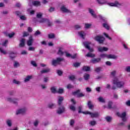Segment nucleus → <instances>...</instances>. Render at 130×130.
<instances>
[{
    "label": "nucleus",
    "instance_id": "1",
    "mask_svg": "<svg viewBox=\"0 0 130 130\" xmlns=\"http://www.w3.org/2000/svg\"><path fill=\"white\" fill-rule=\"evenodd\" d=\"M63 101V97L59 96L58 98V102H57L58 105H59V107L56 110V113H57V114H59V115L62 114V113H64V112L66 111V107L61 105L62 104Z\"/></svg>",
    "mask_w": 130,
    "mask_h": 130
},
{
    "label": "nucleus",
    "instance_id": "2",
    "mask_svg": "<svg viewBox=\"0 0 130 130\" xmlns=\"http://www.w3.org/2000/svg\"><path fill=\"white\" fill-rule=\"evenodd\" d=\"M113 83L115 85L117 88H122L124 85V82L123 81H120L117 78V77H115L113 80Z\"/></svg>",
    "mask_w": 130,
    "mask_h": 130
},
{
    "label": "nucleus",
    "instance_id": "3",
    "mask_svg": "<svg viewBox=\"0 0 130 130\" xmlns=\"http://www.w3.org/2000/svg\"><path fill=\"white\" fill-rule=\"evenodd\" d=\"M62 61H63V58L57 57L56 59H53L52 60V66L56 67V66L60 64V62Z\"/></svg>",
    "mask_w": 130,
    "mask_h": 130
},
{
    "label": "nucleus",
    "instance_id": "4",
    "mask_svg": "<svg viewBox=\"0 0 130 130\" xmlns=\"http://www.w3.org/2000/svg\"><path fill=\"white\" fill-rule=\"evenodd\" d=\"M110 7H115L116 8H120V7L123 6V3H120L118 1H115L113 3H107Z\"/></svg>",
    "mask_w": 130,
    "mask_h": 130
},
{
    "label": "nucleus",
    "instance_id": "5",
    "mask_svg": "<svg viewBox=\"0 0 130 130\" xmlns=\"http://www.w3.org/2000/svg\"><path fill=\"white\" fill-rule=\"evenodd\" d=\"M117 115L119 117H121V118H122V121H123L124 122L126 121V113L125 112H124L122 113H120L119 112H117Z\"/></svg>",
    "mask_w": 130,
    "mask_h": 130
},
{
    "label": "nucleus",
    "instance_id": "6",
    "mask_svg": "<svg viewBox=\"0 0 130 130\" xmlns=\"http://www.w3.org/2000/svg\"><path fill=\"white\" fill-rule=\"evenodd\" d=\"M94 40L96 41H98V42H99V43H100V44H102L103 42H104L105 39L104 38V37H103V36H97L94 38Z\"/></svg>",
    "mask_w": 130,
    "mask_h": 130
},
{
    "label": "nucleus",
    "instance_id": "7",
    "mask_svg": "<svg viewBox=\"0 0 130 130\" xmlns=\"http://www.w3.org/2000/svg\"><path fill=\"white\" fill-rule=\"evenodd\" d=\"M84 114H89L90 115L91 117L92 118L98 117L99 116V113L98 112H95L94 113H91L90 112L87 111L83 112Z\"/></svg>",
    "mask_w": 130,
    "mask_h": 130
},
{
    "label": "nucleus",
    "instance_id": "8",
    "mask_svg": "<svg viewBox=\"0 0 130 130\" xmlns=\"http://www.w3.org/2000/svg\"><path fill=\"white\" fill-rule=\"evenodd\" d=\"M83 44L84 45V46H85V48H87V49H88V50H89V51H90V52H93V50L92 48H90V44H91V43L89 42H84L83 43Z\"/></svg>",
    "mask_w": 130,
    "mask_h": 130
},
{
    "label": "nucleus",
    "instance_id": "9",
    "mask_svg": "<svg viewBox=\"0 0 130 130\" xmlns=\"http://www.w3.org/2000/svg\"><path fill=\"white\" fill-rule=\"evenodd\" d=\"M27 111V109L26 108H21L17 110L16 112V115H19V114H24Z\"/></svg>",
    "mask_w": 130,
    "mask_h": 130
},
{
    "label": "nucleus",
    "instance_id": "10",
    "mask_svg": "<svg viewBox=\"0 0 130 130\" xmlns=\"http://www.w3.org/2000/svg\"><path fill=\"white\" fill-rule=\"evenodd\" d=\"M80 92H81V90L78 89L75 91H74V92H73V94L74 95H77V97H84V96H85V95L83 93H80Z\"/></svg>",
    "mask_w": 130,
    "mask_h": 130
},
{
    "label": "nucleus",
    "instance_id": "11",
    "mask_svg": "<svg viewBox=\"0 0 130 130\" xmlns=\"http://www.w3.org/2000/svg\"><path fill=\"white\" fill-rule=\"evenodd\" d=\"M60 10L62 12H63V13H67L68 14H72V13H73V12H72L71 10L66 8V6H62L60 8Z\"/></svg>",
    "mask_w": 130,
    "mask_h": 130
},
{
    "label": "nucleus",
    "instance_id": "12",
    "mask_svg": "<svg viewBox=\"0 0 130 130\" xmlns=\"http://www.w3.org/2000/svg\"><path fill=\"white\" fill-rule=\"evenodd\" d=\"M78 36L82 38V39H85V37H86V32L84 31L81 30L78 32Z\"/></svg>",
    "mask_w": 130,
    "mask_h": 130
},
{
    "label": "nucleus",
    "instance_id": "13",
    "mask_svg": "<svg viewBox=\"0 0 130 130\" xmlns=\"http://www.w3.org/2000/svg\"><path fill=\"white\" fill-rule=\"evenodd\" d=\"M88 12L91 15V16H92V17H93V18H94L95 19H96V18H97V15H96V14H95V11H94V10H93L91 8H89Z\"/></svg>",
    "mask_w": 130,
    "mask_h": 130
},
{
    "label": "nucleus",
    "instance_id": "14",
    "mask_svg": "<svg viewBox=\"0 0 130 130\" xmlns=\"http://www.w3.org/2000/svg\"><path fill=\"white\" fill-rule=\"evenodd\" d=\"M98 50L99 52H103V51H107L108 50V48L105 47H98Z\"/></svg>",
    "mask_w": 130,
    "mask_h": 130
},
{
    "label": "nucleus",
    "instance_id": "15",
    "mask_svg": "<svg viewBox=\"0 0 130 130\" xmlns=\"http://www.w3.org/2000/svg\"><path fill=\"white\" fill-rule=\"evenodd\" d=\"M101 61V58H93L90 60L91 63H98Z\"/></svg>",
    "mask_w": 130,
    "mask_h": 130
},
{
    "label": "nucleus",
    "instance_id": "16",
    "mask_svg": "<svg viewBox=\"0 0 130 130\" xmlns=\"http://www.w3.org/2000/svg\"><path fill=\"white\" fill-rule=\"evenodd\" d=\"M33 41L34 40L33 39V37L32 36L29 37V40L27 41V44L28 46H31L33 44Z\"/></svg>",
    "mask_w": 130,
    "mask_h": 130
},
{
    "label": "nucleus",
    "instance_id": "17",
    "mask_svg": "<svg viewBox=\"0 0 130 130\" xmlns=\"http://www.w3.org/2000/svg\"><path fill=\"white\" fill-rule=\"evenodd\" d=\"M9 54L10 59L13 60L16 57V55L17 54V53L14 52H9Z\"/></svg>",
    "mask_w": 130,
    "mask_h": 130
},
{
    "label": "nucleus",
    "instance_id": "18",
    "mask_svg": "<svg viewBox=\"0 0 130 130\" xmlns=\"http://www.w3.org/2000/svg\"><path fill=\"white\" fill-rule=\"evenodd\" d=\"M33 79V76L28 75L25 77L24 79V83H27L30 81V80Z\"/></svg>",
    "mask_w": 130,
    "mask_h": 130
},
{
    "label": "nucleus",
    "instance_id": "19",
    "mask_svg": "<svg viewBox=\"0 0 130 130\" xmlns=\"http://www.w3.org/2000/svg\"><path fill=\"white\" fill-rule=\"evenodd\" d=\"M26 40L25 39H21V40H20V43L19 44V47H24L25 46V41Z\"/></svg>",
    "mask_w": 130,
    "mask_h": 130
},
{
    "label": "nucleus",
    "instance_id": "20",
    "mask_svg": "<svg viewBox=\"0 0 130 130\" xmlns=\"http://www.w3.org/2000/svg\"><path fill=\"white\" fill-rule=\"evenodd\" d=\"M49 72H50V69L46 68V69L41 70L40 73L41 74H47V73H49Z\"/></svg>",
    "mask_w": 130,
    "mask_h": 130
},
{
    "label": "nucleus",
    "instance_id": "21",
    "mask_svg": "<svg viewBox=\"0 0 130 130\" xmlns=\"http://www.w3.org/2000/svg\"><path fill=\"white\" fill-rule=\"evenodd\" d=\"M96 2L100 5H105V4H107L106 0H96Z\"/></svg>",
    "mask_w": 130,
    "mask_h": 130
},
{
    "label": "nucleus",
    "instance_id": "22",
    "mask_svg": "<svg viewBox=\"0 0 130 130\" xmlns=\"http://www.w3.org/2000/svg\"><path fill=\"white\" fill-rule=\"evenodd\" d=\"M47 20V19H46V18H40V19H38L37 21L38 22H39V23H45Z\"/></svg>",
    "mask_w": 130,
    "mask_h": 130
},
{
    "label": "nucleus",
    "instance_id": "23",
    "mask_svg": "<svg viewBox=\"0 0 130 130\" xmlns=\"http://www.w3.org/2000/svg\"><path fill=\"white\" fill-rule=\"evenodd\" d=\"M12 122L13 121H12L11 119H8L6 121V123L8 126H9V127H11V126H12Z\"/></svg>",
    "mask_w": 130,
    "mask_h": 130
},
{
    "label": "nucleus",
    "instance_id": "24",
    "mask_svg": "<svg viewBox=\"0 0 130 130\" xmlns=\"http://www.w3.org/2000/svg\"><path fill=\"white\" fill-rule=\"evenodd\" d=\"M48 107L50 108V109H53V108L56 107V105L55 104H49L48 105Z\"/></svg>",
    "mask_w": 130,
    "mask_h": 130
},
{
    "label": "nucleus",
    "instance_id": "25",
    "mask_svg": "<svg viewBox=\"0 0 130 130\" xmlns=\"http://www.w3.org/2000/svg\"><path fill=\"white\" fill-rule=\"evenodd\" d=\"M48 37L49 39H54V38H55V35L53 33H51L48 35Z\"/></svg>",
    "mask_w": 130,
    "mask_h": 130
},
{
    "label": "nucleus",
    "instance_id": "26",
    "mask_svg": "<svg viewBox=\"0 0 130 130\" xmlns=\"http://www.w3.org/2000/svg\"><path fill=\"white\" fill-rule=\"evenodd\" d=\"M98 100L99 101V102H101V103H105L106 101L105 99L103 98V97L100 96L98 99Z\"/></svg>",
    "mask_w": 130,
    "mask_h": 130
},
{
    "label": "nucleus",
    "instance_id": "27",
    "mask_svg": "<svg viewBox=\"0 0 130 130\" xmlns=\"http://www.w3.org/2000/svg\"><path fill=\"white\" fill-rule=\"evenodd\" d=\"M13 67L14 68H19V67H20V63L17 61H14Z\"/></svg>",
    "mask_w": 130,
    "mask_h": 130
},
{
    "label": "nucleus",
    "instance_id": "28",
    "mask_svg": "<svg viewBox=\"0 0 130 130\" xmlns=\"http://www.w3.org/2000/svg\"><path fill=\"white\" fill-rule=\"evenodd\" d=\"M103 26L104 28L107 29V30H109L110 26H109V25H108V23L106 22L103 24Z\"/></svg>",
    "mask_w": 130,
    "mask_h": 130
},
{
    "label": "nucleus",
    "instance_id": "29",
    "mask_svg": "<svg viewBox=\"0 0 130 130\" xmlns=\"http://www.w3.org/2000/svg\"><path fill=\"white\" fill-rule=\"evenodd\" d=\"M108 58H112L113 59H116V58H117V56H115V55L109 54V55H108Z\"/></svg>",
    "mask_w": 130,
    "mask_h": 130
},
{
    "label": "nucleus",
    "instance_id": "30",
    "mask_svg": "<svg viewBox=\"0 0 130 130\" xmlns=\"http://www.w3.org/2000/svg\"><path fill=\"white\" fill-rule=\"evenodd\" d=\"M57 53L59 55H62L64 52L62 50V48H59Z\"/></svg>",
    "mask_w": 130,
    "mask_h": 130
},
{
    "label": "nucleus",
    "instance_id": "31",
    "mask_svg": "<svg viewBox=\"0 0 130 130\" xmlns=\"http://www.w3.org/2000/svg\"><path fill=\"white\" fill-rule=\"evenodd\" d=\"M82 70L85 72H89V71H90V67L84 66L82 68Z\"/></svg>",
    "mask_w": 130,
    "mask_h": 130
},
{
    "label": "nucleus",
    "instance_id": "32",
    "mask_svg": "<svg viewBox=\"0 0 130 130\" xmlns=\"http://www.w3.org/2000/svg\"><path fill=\"white\" fill-rule=\"evenodd\" d=\"M18 102H19V99H17V98L12 99V103L13 104H18Z\"/></svg>",
    "mask_w": 130,
    "mask_h": 130
},
{
    "label": "nucleus",
    "instance_id": "33",
    "mask_svg": "<svg viewBox=\"0 0 130 130\" xmlns=\"http://www.w3.org/2000/svg\"><path fill=\"white\" fill-rule=\"evenodd\" d=\"M100 57L102 58H108V54L105 53H102L100 54Z\"/></svg>",
    "mask_w": 130,
    "mask_h": 130
},
{
    "label": "nucleus",
    "instance_id": "34",
    "mask_svg": "<svg viewBox=\"0 0 130 130\" xmlns=\"http://www.w3.org/2000/svg\"><path fill=\"white\" fill-rule=\"evenodd\" d=\"M51 92L53 93V94H55V93H57V91H56V88L55 87L53 86L51 87Z\"/></svg>",
    "mask_w": 130,
    "mask_h": 130
},
{
    "label": "nucleus",
    "instance_id": "35",
    "mask_svg": "<svg viewBox=\"0 0 130 130\" xmlns=\"http://www.w3.org/2000/svg\"><path fill=\"white\" fill-rule=\"evenodd\" d=\"M84 80H85V81H88V80H89V78H90V75L88 74H85L84 75Z\"/></svg>",
    "mask_w": 130,
    "mask_h": 130
},
{
    "label": "nucleus",
    "instance_id": "36",
    "mask_svg": "<svg viewBox=\"0 0 130 130\" xmlns=\"http://www.w3.org/2000/svg\"><path fill=\"white\" fill-rule=\"evenodd\" d=\"M46 22L47 24L48 27H51L52 26V22H51L50 20L47 19Z\"/></svg>",
    "mask_w": 130,
    "mask_h": 130
},
{
    "label": "nucleus",
    "instance_id": "37",
    "mask_svg": "<svg viewBox=\"0 0 130 130\" xmlns=\"http://www.w3.org/2000/svg\"><path fill=\"white\" fill-rule=\"evenodd\" d=\"M85 56H87V57H95V54L91 53H88L85 55Z\"/></svg>",
    "mask_w": 130,
    "mask_h": 130
},
{
    "label": "nucleus",
    "instance_id": "38",
    "mask_svg": "<svg viewBox=\"0 0 130 130\" xmlns=\"http://www.w3.org/2000/svg\"><path fill=\"white\" fill-rule=\"evenodd\" d=\"M6 101H8V102H10V103H13V98H12L10 96L7 97L6 98Z\"/></svg>",
    "mask_w": 130,
    "mask_h": 130
},
{
    "label": "nucleus",
    "instance_id": "39",
    "mask_svg": "<svg viewBox=\"0 0 130 130\" xmlns=\"http://www.w3.org/2000/svg\"><path fill=\"white\" fill-rule=\"evenodd\" d=\"M94 71L96 73H100L101 71H102V68L101 67H97L95 68Z\"/></svg>",
    "mask_w": 130,
    "mask_h": 130
},
{
    "label": "nucleus",
    "instance_id": "40",
    "mask_svg": "<svg viewBox=\"0 0 130 130\" xmlns=\"http://www.w3.org/2000/svg\"><path fill=\"white\" fill-rule=\"evenodd\" d=\"M87 105L89 109H92V108H93V105L92 104V102L90 101L88 102Z\"/></svg>",
    "mask_w": 130,
    "mask_h": 130
},
{
    "label": "nucleus",
    "instance_id": "41",
    "mask_svg": "<svg viewBox=\"0 0 130 130\" xmlns=\"http://www.w3.org/2000/svg\"><path fill=\"white\" fill-rule=\"evenodd\" d=\"M67 89L68 90H71V89H73L74 86L71 84H68L66 86Z\"/></svg>",
    "mask_w": 130,
    "mask_h": 130
},
{
    "label": "nucleus",
    "instance_id": "42",
    "mask_svg": "<svg viewBox=\"0 0 130 130\" xmlns=\"http://www.w3.org/2000/svg\"><path fill=\"white\" fill-rule=\"evenodd\" d=\"M32 5L34 6H40V2H39V1H34L32 2Z\"/></svg>",
    "mask_w": 130,
    "mask_h": 130
},
{
    "label": "nucleus",
    "instance_id": "43",
    "mask_svg": "<svg viewBox=\"0 0 130 130\" xmlns=\"http://www.w3.org/2000/svg\"><path fill=\"white\" fill-rule=\"evenodd\" d=\"M70 109L72 111H76V107L73 105L70 106Z\"/></svg>",
    "mask_w": 130,
    "mask_h": 130
},
{
    "label": "nucleus",
    "instance_id": "44",
    "mask_svg": "<svg viewBox=\"0 0 130 130\" xmlns=\"http://www.w3.org/2000/svg\"><path fill=\"white\" fill-rule=\"evenodd\" d=\"M90 27H91V24L85 23L84 28H85V29H89Z\"/></svg>",
    "mask_w": 130,
    "mask_h": 130
},
{
    "label": "nucleus",
    "instance_id": "45",
    "mask_svg": "<svg viewBox=\"0 0 130 130\" xmlns=\"http://www.w3.org/2000/svg\"><path fill=\"white\" fill-rule=\"evenodd\" d=\"M74 28L76 30H79V29H81L82 28V26L80 25H76L74 26Z\"/></svg>",
    "mask_w": 130,
    "mask_h": 130
},
{
    "label": "nucleus",
    "instance_id": "46",
    "mask_svg": "<svg viewBox=\"0 0 130 130\" xmlns=\"http://www.w3.org/2000/svg\"><path fill=\"white\" fill-rule=\"evenodd\" d=\"M39 123V121L38 120H36L34 122V125L35 126H38V124Z\"/></svg>",
    "mask_w": 130,
    "mask_h": 130
},
{
    "label": "nucleus",
    "instance_id": "47",
    "mask_svg": "<svg viewBox=\"0 0 130 130\" xmlns=\"http://www.w3.org/2000/svg\"><path fill=\"white\" fill-rule=\"evenodd\" d=\"M13 83L14 84H16V85H20V84H21V82L16 79L13 80Z\"/></svg>",
    "mask_w": 130,
    "mask_h": 130
},
{
    "label": "nucleus",
    "instance_id": "48",
    "mask_svg": "<svg viewBox=\"0 0 130 130\" xmlns=\"http://www.w3.org/2000/svg\"><path fill=\"white\" fill-rule=\"evenodd\" d=\"M57 93H58V94H62V93H63V89L59 88L58 90L57 91Z\"/></svg>",
    "mask_w": 130,
    "mask_h": 130
},
{
    "label": "nucleus",
    "instance_id": "49",
    "mask_svg": "<svg viewBox=\"0 0 130 130\" xmlns=\"http://www.w3.org/2000/svg\"><path fill=\"white\" fill-rule=\"evenodd\" d=\"M108 108L109 109H111L112 108V102H109Z\"/></svg>",
    "mask_w": 130,
    "mask_h": 130
},
{
    "label": "nucleus",
    "instance_id": "50",
    "mask_svg": "<svg viewBox=\"0 0 130 130\" xmlns=\"http://www.w3.org/2000/svg\"><path fill=\"white\" fill-rule=\"evenodd\" d=\"M42 13H39L37 14V18H38V19H41V17H42Z\"/></svg>",
    "mask_w": 130,
    "mask_h": 130
},
{
    "label": "nucleus",
    "instance_id": "51",
    "mask_svg": "<svg viewBox=\"0 0 130 130\" xmlns=\"http://www.w3.org/2000/svg\"><path fill=\"white\" fill-rule=\"evenodd\" d=\"M75 79H76V77L75 76V75H72L69 76V80H71V81H74Z\"/></svg>",
    "mask_w": 130,
    "mask_h": 130
},
{
    "label": "nucleus",
    "instance_id": "52",
    "mask_svg": "<svg viewBox=\"0 0 130 130\" xmlns=\"http://www.w3.org/2000/svg\"><path fill=\"white\" fill-rule=\"evenodd\" d=\"M31 64L36 68L37 67V64L36 63V62L35 61H31Z\"/></svg>",
    "mask_w": 130,
    "mask_h": 130
},
{
    "label": "nucleus",
    "instance_id": "53",
    "mask_svg": "<svg viewBox=\"0 0 130 130\" xmlns=\"http://www.w3.org/2000/svg\"><path fill=\"white\" fill-rule=\"evenodd\" d=\"M125 72H127V73H130V66H127L125 69Z\"/></svg>",
    "mask_w": 130,
    "mask_h": 130
},
{
    "label": "nucleus",
    "instance_id": "54",
    "mask_svg": "<svg viewBox=\"0 0 130 130\" xmlns=\"http://www.w3.org/2000/svg\"><path fill=\"white\" fill-rule=\"evenodd\" d=\"M14 35H15L14 32H12L11 34H8L7 36L9 37V38H12Z\"/></svg>",
    "mask_w": 130,
    "mask_h": 130
},
{
    "label": "nucleus",
    "instance_id": "55",
    "mask_svg": "<svg viewBox=\"0 0 130 130\" xmlns=\"http://www.w3.org/2000/svg\"><path fill=\"white\" fill-rule=\"evenodd\" d=\"M0 52L1 53H3V54H7V52L4 50L2 48H0Z\"/></svg>",
    "mask_w": 130,
    "mask_h": 130
},
{
    "label": "nucleus",
    "instance_id": "56",
    "mask_svg": "<svg viewBox=\"0 0 130 130\" xmlns=\"http://www.w3.org/2000/svg\"><path fill=\"white\" fill-rule=\"evenodd\" d=\"M74 124H75V120L74 119H72L70 120V125L71 126H73Z\"/></svg>",
    "mask_w": 130,
    "mask_h": 130
},
{
    "label": "nucleus",
    "instance_id": "57",
    "mask_svg": "<svg viewBox=\"0 0 130 130\" xmlns=\"http://www.w3.org/2000/svg\"><path fill=\"white\" fill-rule=\"evenodd\" d=\"M89 124H90V125H95V124H96V121H91L89 122Z\"/></svg>",
    "mask_w": 130,
    "mask_h": 130
},
{
    "label": "nucleus",
    "instance_id": "58",
    "mask_svg": "<svg viewBox=\"0 0 130 130\" xmlns=\"http://www.w3.org/2000/svg\"><path fill=\"white\" fill-rule=\"evenodd\" d=\"M28 50L29 51H34L35 50V48H34V47H29L28 48Z\"/></svg>",
    "mask_w": 130,
    "mask_h": 130
},
{
    "label": "nucleus",
    "instance_id": "59",
    "mask_svg": "<svg viewBox=\"0 0 130 130\" xmlns=\"http://www.w3.org/2000/svg\"><path fill=\"white\" fill-rule=\"evenodd\" d=\"M41 34V32L39 30H37L35 33V36H38V35H40Z\"/></svg>",
    "mask_w": 130,
    "mask_h": 130
},
{
    "label": "nucleus",
    "instance_id": "60",
    "mask_svg": "<svg viewBox=\"0 0 130 130\" xmlns=\"http://www.w3.org/2000/svg\"><path fill=\"white\" fill-rule=\"evenodd\" d=\"M57 73L58 76H61V75H62V71H61V70H57Z\"/></svg>",
    "mask_w": 130,
    "mask_h": 130
},
{
    "label": "nucleus",
    "instance_id": "61",
    "mask_svg": "<svg viewBox=\"0 0 130 130\" xmlns=\"http://www.w3.org/2000/svg\"><path fill=\"white\" fill-rule=\"evenodd\" d=\"M106 119L107 121H108V122L111 121V118L110 116L106 117Z\"/></svg>",
    "mask_w": 130,
    "mask_h": 130
},
{
    "label": "nucleus",
    "instance_id": "62",
    "mask_svg": "<svg viewBox=\"0 0 130 130\" xmlns=\"http://www.w3.org/2000/svg\"><path fill=\"white\" fill-rule=\"evenodd\" d=\"M64 53H66V56L67 57H71L72 55L67 52H64Z\"/></svg>",
    "mask_w": 130,
    "mask_h": 130
},
{
    "label": "nucleus",
    "instance_id": "63",
    "mask_svg": "<svg viewBox=\"0 0 130 130\" xmlns=\"http://www.w3.org/2000/svg\"><path fill=\"white\" fill-rule=\"evenodd\" d=\"M8 40H5V41L2 44V45L3 46H7V45L8 44Z\"/></svg>",
    "mask_w": 130,
    "mask_h": 130
},
{
    "label": "nucleus",
    "instance_id": "64",
    "mask_svg": "<svg viewBox=\"0 0 130 130\" xmlns=\"http://www.w3.org/2000/svg\"><path fill=\"white\" fill-rule=\"evenodd\" d=\"M74 67H75V68H77L78 67H80V63L79 62H75L74 63Z\"/></svg>",
    "mask_w": 130,
    "mask_h": 130
}]
</instances>
